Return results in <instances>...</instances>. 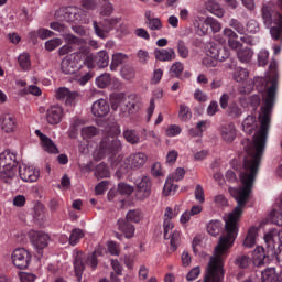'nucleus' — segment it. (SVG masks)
<instances>
[{"label": "nucleus", "mask_w": 282, "mask_h": 282, "mask_svg": "<svg viewBox=\"0 0 282 282\" xmlns=\"http://www.w3.org/2000/svg\"><path fill=\"white\" fill-rule=\"evenodd\" d=\"M257 243V228L252 227L249 229L247 237L245 238V248H254Z\"/></svg>", "instance_id": "f704fd0d"}, {"label": "nucleus", "mask_w": 282, "mask_h": 282, "mask_svg": "<svg viewBox=\"0 0 282 282\" xmlns=\"http://www.w3.org/2000/svg\"><path fill=\"white\" fill-rule=\"evenodd\" d=\"M127 160L130 163L131 169H142V165L147 164L148 156L147 154L139 152L130 154Z\"/></svg>", "instance_id": "393cba45"}, {"label": "nucleus", "mask_w": 282, "mask_h": 282, "mask_svg": "<svg viewBox=\"0 0 282 282\" xmlns=\"http://www.w3.org/2000/svg\"><path fill=\"white\" fill-rule=\"evenodd\" d=\"M171 72L172 74H174L173 76H175V78H180V75L182 74V72H184V64H182L181 62H175L171 66Z\"/></svg>", "instance_id": "bf43d9fd"}, {"label": "nucleus", "mask_w": 282, "mask_h": 282, "mask_svg": "<svg viewBox=\"0 0 282 282\" xmlns=\"http://www.w3.org/2000/svg\"><path fill=\"white\" fill-rule=\"evenodd\" d=\"M141 217H142V212H140L139 209L129 210L126 215V219L128 221H133L134 224H140Z\"/></svg>", "instance_id": "8fccbe9b"}, {"label": "nucleus", "mask_w": 282, "mask_h": 282, "mask_svg": "<svg viewBox=\"0 0 282 282\" xmlns=\"http://www.w3.org/2000/svg\"><path fill=\"white\" fill-rule=\"evenodd\" d=\"M227 69H231L234 72V80H236V83H243V80H248V77L250 76L248 69L238 67L237 62L235 61L227 64Z\"/></svg>", "instance_id": "dca6fc26"}, {"label": "nucleus", "mask_w": 282, "mask_h": 282, "mask_svg": "<svg viewBox=\"0 0 282 282\" xmlns=\"http://www.w3.org/2000/svg\"><path fill=\"white\" fill-rule=\"evenodd\" d=\"M61 120H63V107H50L46 111V122H48V124H61Z\"/></svg>", "instance_id": "f3484780"}, {"label": "nucleus", "mask_w": 282, "mask_h": 282, "mask_svg": "<svg viewBox=\"0 0 282 282\" xmlns=\"http://www.w3.org/2000/svg\"><path fill=\"white\" fill-rule=\"evenodd\" d=\"M208 56L221 63L230 58V51L221 44H214L209 47Z\"/></svg>", "instance_id": "ddd939ff"}, {"label": "nucleus", "mask_w": 282, "mask_h": 282, "mask_svg": "<svg viewBox=\"0 0 282 282\" xmlns=\"http://www.w3.org/2000/svg\"><path fill=\"white\" fill-rule=\"evenodd\" d=\"M253 261L257 263V265H264V263H268L270 261V257L265 254V249L263 247H257L253 252Z\"/></svg>", "instance_id": "c85d7f7f"}, {"label": "nucleus", "mask_w": 282, "mask_h": 282, "mask_svg": "<svg viewBox=\"0 0 282 282\" xmlns=\"http://www.w3.org/2000/svg\"><path fill=\"white\" fill-rule=\"evenodd\" d=\"M18 63L24 72H28L30 67H32V63L30 62V54L23 53L18 57Z\"/></svg>", "instance_id": "37998d69"}, {"label": "nucleus", "mask_w": 282, "mask_h": 282, "mask_svg": "<svg viewBox=\"0 0 282 282\" xmlns=\"http://www.w3.org/2000/svg\"><path fill=\"white\" fill-rule=\"evenodd\" d=\"M85 17V10L78 7H63L55 11L56 21H65L66 23H80Z\"/></svg>", "instance_id": "423d86ee"}, {"label": "nucleus", "mask_w": 282, "mask_h": 282, "mask_svg": "<svg viewBox=\"0 0 282 282\" xmlns=\"http://www.w3.org/2000/svg\"><path fill=\"white\" fill-rule=\"evenodd\" d=\"M121 76H123L126 80H131L135 78V69L131 65H126L121 69Z\"/></svg>", "instance_id": "3c124183"}, {"label": "nucleus", "mask_w": 282, "mask_h": 282, "mask_svg": "<svg viewBox=\"0 0 282 282\" xmlns=\"http://www.w3.org/2000/svg\"><path fill=\"white\" fill-rule=\"evenodd\" d=\"M0 126L4 133H14L17 131V119L10 115H2L0 117Z\"/></svg>", "instance_id": "412c9836"}, {"label": "nucleus", "mask_w": 282, "mask_h": 282, "mask_svg": "<svg viewBox=\"0 0 282 282\" xmlns=\"http://www.w3.org/2000/svg\"><path fill=\"white\" fill-rule=\"evenodd\" d=\"M80 67H83V63L76 61L74 54L64 57L61 63V69L66 75L76 74Z\"/></svg>", "instance_id": "f8f14e48"}, {"label": "nucleus", "mask_w": 282, "mask_h": 282, "mask_svg": "<svg viewBox=\"0 0 282 282\" xmlns=\"http://www.w3.org/2000/svg\"><path fill=\"white\" fill-rule=\"evenodd\" d=\"M192 116L193 115L191 113V108H188V106H186V105H181L180 106L178 118L183 122H186L187 120H191Z\"/></svg>", "instance_id": "09e8293b"}, {"label": "nucleus", "mask_w": 282, "mask_h": 282, "mask_svg": "<svg viewBox=\"0 0 282 282\" xmlns=\"http://www.w3.org/2000/svg\"><path fill=\"white\" fill-rule=\"evenodd\" d=\"M73 56L75 57V61H77L78 63H83V65H86L88 69H94V63H96V55L91 54L89 47H79L77 52L73 53Z\"/></svg>", "instance_id": "9d476101"}, {"label": "nucleus", "mask_w": 282, "mask_h": 282, "mask_svg": "<svg viewBox=\"0 0 282 282\" xmlns=\"http://www.w3.org/2000/svg\"><path fill=\"white\" fill-rule=\"evenodd\" d=\"M260 12L263 25L270 30L273 41H282V14L274 9V3H263Z\"/></svg>", "instance_id": "7ed1b4c3"}, {"label": "nucleus", "mask_w": 282, "mask_h": 282, "mask_svg": "<svg viewBox=\"0 0 282 282\" xmlns=\"http://www.w3.org/2000/svg\"><path fill=\"white\" fill-rule=\"evenodd\" d=\"M234 263L235 265H237V268H240L241 270H246V268H249L250 265V257L246 254L237 256Z\"/></svg>", "instance_id": "79ce46f5"}, {"label": "nucleus", "mask_w": 282, "mask_h": 282, "mask_svg": "<svg viewBox=\"0 0 282 282\" xmlns=\"http://www.w3.org/2000/svg\"><path fill=\"white\" fill-rule=\"evenodd\" d=\"M118 191L121 195H131V193H133V187L129 184L120 183L118 185Z\"/></svg>", "instance_id": "0e129e2a"}, {"label": "nucleus", "mask_w": 282, "mask_h": 282, "mask_svg": "<svg viewBox=\"0 0 282 282\" xmlns=\"http://www.w3.org/2000/svg\"><path fill=\"white\" fill-rule=\"evenodd\" d=\"M259 30H261V26L257 20L251 19L247 22V32H249V34H257Z\"/></svg>", "instance_id": "6e6d98bb"}, {"label": "nucleus", "mask_w": 282, "mask_h": 282, "mask_svg": "<svg viewBox=\"0 0 282 282\" xmlns=\"http://www.w3.org/2000/svg\"><path fill=\"white\" fill-rule=\"evenodd\" d=\"M36 36H39V39H42V41H45V39H50V37L54 36V32H52L47 29H40L36 32L30 33V39H32L33 43H34V41H36Z\"/></svg>", "instance_id": "c9c22d12"}, {"label": "nucleus", "mask_w": 282, "mask_h": 282, "mask_svg": "<svg viewBox=\"0 0 282 282\" xmlns=\"http://www.w3.org/2000/svg\"><path fill=\"white\" fill-rule=\"evenodd\" d=\"M165 217H167L163 223V234L164 239H170V246L171 250L175 252L177 250V247L180 246V231L177 229H174L173 217H175V214L173 213V208L166 207L165 209Z\"/></svg>", "instance_id": "39448f33"}, {"label": "nucleus", "mask_w": 282, "mask_h": 282, "mask_svg": "<svg viewBox=\"0 0 282 282\" xmlns=\"http://www.w3.org/2000/svg\"><path fill=\"white\" fill-rule=\"evenodd\" d=\"M63 41L61 39H53L45 42L47 52H54L56 47H61Z\"/></svg>", "instance_id": "4d7b16f0"}, {"label": "nucleus", "mask_w": 282, "mask_h": 282, "mask_svg": "<svg viewBox=\"0 0 282 282\" xmlns=\"http://www.w3.org/2000/svg\"><path fill=\"white\" fill-rule=\"evenodd\" d=\"M243 115V111L237 104H231L227 108V116L231 118V120H237L240 116Z\"/></svg>", "instance_id": "58836bf2"}, {"label": "nucleus", "mask_w": 282, "mask_h": 282, "mask_svg": "<svg viewBox=\"0 0 282 282\" xmlns=\"http://www.w3.org/2000/svg\"><path fill=\"white\" fill-rule=\"evenodd\" d=\"M206 25H209V28L213 30V32L217 33L221 30V23L219 21L215 20L213 17H207L205 19Z\"/></svg>", "instance_id": "864d4df0"}, {"label": "nucleus", "mask_w": 282, "mask_h": 282, "mask_svg": "<svg viewBox=\"0 0 282 282\" xmlns=\"http://www.w3.org/2000/svg\"><path fill=\"white\" fill-rule=\"evenodd\" d=\"M145 25L148 30H151L152 32H159L163 28L162 20H160L159 18H154L150 21H145Z\"/></svg>", "instance_id": "49530a36"}, {"label": "nucleus", "mask_w": 282, "mask_h": 282, "mask_svg": "<svg viewBox=\"0 0 282 282\" xmlns=\"http://www.w3.org/2000/svg\"><path fill=\"white\" fill-rule=\"evenodd\" d=\"M140 109V106H138L137 101H128L124 106V108L121 109L123 113H128V116H131L132 113H138Z\"/></svg>", "instance_id": "de8ad7c7"}, {"label": "nucleus", "mask_w": 282, "mask_h": 282, "mask_svg": "<svg viewBox=\"0 0 282 282\" xmlns=\"http://www.w3.org/2000/svg\"><path fill=\"white\" fill-rule=\"evenodd\" d=\"M48 242H50V235L43 231H33L31 234V243L37 250H43L44 248H47Z\"/></svg>", "instance_id": "2eb2a0df"}, {"label": "nucleus", "mask_w": 282, "mask_h": 282, "mask_svg": "<svg viewBox=\"0 0 282 282\" xmlns=\"http://www.w3.org/2000/svg\"><path fill=\"white\" fill-rule=\"evenodd\" d=\"M207 232L212 237H217V235H219V232H221V221H219V220H212L207 225Z\"/></svg>", "instance_id": "a19ab883"}, {"label": "nucleus", "mask_w": 282, "mask_h": 282, "mask_svg": "<svg viewBox=\"0 0 282 282\" xmlns=\"http://www.w3.org/2000/svg\"><path fill=\"white\" fill-rule=\"evenodd\" d=\"M204 6L207 12H210L214 17H218V19H223L226 14V10L216 0H207Z\"/></svg>", "instance_id": "4be33fe9"}, {"label": "nucleus", "mask_w": 282, "mask_h": 282, "mask_svg": "<svg viewBox=\"0 0 282 282\" xmlns=\"http://www.w3.org/2000/svg\"><path fill=\"white\" fill-rule=\"evenodd\" d=\"M221 138L225 142H234L237 138V128L235 123H225L219 128Z\"/></svg>", "instance_id": "aec40b11"}, {"label": "nucleus", "mask_w": 282, "mask_h": 282, "mask_svg": "<svg viewBox=\"0 0 282 282\" xmlns=\"http://www.w3.org/2000/svg\"><path fill=\"white\" fill-rule=\"evenodd\" d=\"M229 26L238 32V34H243L246 32V26H243V23L237 19H231L229 21Z\"/></svg>", "instance_id": "5fc2aeb1"}, {"label": "nucleus", "mask_w": 282, "mask_h": 282, "mask_svg": "<svg viewBox=\"0 0 282 282\" xmlns=\"http://www.w3.org/2000/svg\"><path fill=\"white\" fill-rule=\"evenodd\" d=\"M111 14H113V4L106 2L100 11V17H111Z\"/></svg>", "instance_id": "680f3d73"}, {"label": "nucleus", "mask_w": 282, "mask_h": 282, "mask_svg": "<svg viewBox=\"0 0 282 282\" xmlns=\"http://www.w3.org/2000/svg\"><path fill=\"white\" fill-rule=\"evenodd\" d=\"M124 61H127V55L122 54V53H116L112 55V61L110 64V69L111 72H116V69H118V67H120V65H122V63H124Z\"/></svg>", "instance_id": "e433bc0d"}, {"label": "nucleus", "mask_w": 282, "mask_h": 282, "mask_svg": "<svg viewBox=\"0 0 282 282\" xmlns=\"http://www.w3.org/2000/svg\"><path fill=\"white\" fill-rule=\"evenodd\" d=\"M111 84V76L109 74H102L96 78V85L99 89H105V87H109Z\"/></svg>", "instance_id": "a18cd8bd"}, {"label": "nucleus", "mask_w": 282, "mask_h": 282, "mask_svg": "<svg viewBox=\"0 0 282 282\" xmlns=\"http://www.w3.org/2000/svg\"><path fill=\"white\" fill-rule=\"evenodd\" d=\"M85 237V231L83 229L75 228L72 230L70 237H69V243L70 246H76L80 239Z\"/></svg>", "instance_id": "c03bdc74"}, {"label": "nucleus", "mask_w": 282, "mask_h": 282, "mask_svg": "<svg viewBox=\"0 0 282 282\" xmlns=\"http://www.w3.org/2000/svg\"><path fill=\"white\" fill-rule=\"evenodd\" d=\"M154 56L156 61H160L161 63L175 61L176 58L175 50L173 48H162V50L156 48L154 51Z\"/></svg>", "instance_id": "5701e85b"}, {"label": "nucleus", "mask_w": 282, "mask_h": 282, "mask_svg": "<svg viewBox=\"0 0 282 282\" xmlns=\"http://www.w3.org/2000/svg\"><path fill=\"white\" fill-rule=\"evenodd\" d=\"M137 186V198L140 202H144V199H149L151 197V188L153 183L151 182V177L142 176L135 181Z\"/></svg>", "instance_id": "6e6552de"}, {"label": "nucleus", "mask_w": 282, "mask_h": 282, "mask_svg": "<svg viewBox=\"0 0 282 282\" xmlns=\"http://www.w3.org/2000/svg\"><path fill=\"white\" fill-rule=\"evenodd\" d=\"M123 138L129 144H140V133L133 129L124 130Z\"/></svg>", "instance_id": "473e14b6"}, {"label": "nucleus", "mask_w": 282, "mask_h": 282, "mask_svg": "<svg viewBox=\"0 0 282 282\" xmlns=\"http://www.w3.org/2000/svg\"><path fill=\"white\" fill-rule=\"evenodd\" d=\"M199 274H202V269L199 267H195L193 268L186 275V280L187 281H195V279H197V276H199Z\"/></svg>", "instance_id": "69168bd1"}, {"label": "nucleus", "mask_w": 282, "mask_h": 282, "mask_svg": "<svg viewBox=\"0 0 282 282\" xmlns=\"http://www.w3.org/2000/svg\"><path fill=\"white\" fill-rule=\"evenodd\" d=\"M80 135L83 140L89 142L90 140H94V138H98V135H100V129L95 126H86L82 128Z\"/></svg>", "instance_id": "cd10ccee"}, {"label": "nucleus", "mask_w": 282, "mask_h": 282, "mask_svg": "<svg viewBox=\"0 0 282 282\" xmlns=\"http://www.w3.org/2000/svg\"><path fill=\"white\" fill-rule=\"evenodd\" d=\"M257 129V117L249 115L242 122V130L248 135H252Z\"/></svg>", "instance_id": "c756f323"}, {"label": "nucleus", "mask_w": 282, "mask_h": 282, "mask_svg": "<svg viewBox=\"0 0 282 282\" xmlns=\"http://www.w3.org/2000/svg\"><path fill=\"white\" fill-rule=\"evenodd\" d=\"M75 274L77 279L80 281L83 276V272H85V253L83 251H78L75 256L74 260Z\"/></svg>", "instance_id": "a878e982"}, {"label": "nucleus", "mask_w": 282, "mask_h": 282, "mask_svg": "<svg viewBox=\"0 0 282 282\" xmlns=\"http://www.w3.org/2000/svg\"><path fill=\"white\" fill-rule=\"evenodd\" d=\"M262 276L260 281L263 282H281V271L276 270V268H268L261 272Z\"/></svg>", "instance_id": "b1692460"}, {"label": "nucleus", "mask_w": 282, "mask_h": 282, "mask_svg": "<svg viewBox=\"0 0 282 282\" xmlns=\"http://www.w3.org/2000/svg\"><path fill=\"white\" fill-rule=\"evenodd\" d=\"M98 254H100V252L98 251H94L88 258V265H90V268L93 270H96V268H98Z\"/></svg>", "instance_id": "e2e57ef3"}, {"label": "nucleus", "mask_w": 282, "mask_h": 282, "mask_svg": "<svg viewBox=\"0 0 282 282\" xmlns=\"http://www.w3.org/2000/svg\"><path fill=\"white\" fill-rule=\"evenodd\" d=\"M237 206L232 212L225 214V231L219 238L218 245L215 247V256H212L206 268V273L203 282H221L224 281V260L223 254H226V250H230L239 234V221H241V215H243V208L248 204V200H236Z\"/></svg>", "instance_id": "f257e3e1"}, {"label": "nucleus", "mask_w": 282, "mask_h": 282, "mask_svg": "<svg viewBox=\"0 0 282 282\" xmlns=\"http://www.w3.org/2000/svg\"><path fill=\"white\" fill-rule=\"evenodd\" d=\"M95 176L99 180H104L105 177H110L111 172H109V167L105 163H99L96 166Z\"/></svg>", "instance_id": "4c0bfd02"}, {"label": "nucleus", "mask_w": 282, "mask_h": 282, "mask_svg": "<svg viewBox=\"0 0 282 282\" xmlns=\"http://www.w3.org/2000/svg\"><path fill=\"white\" fill-rule=\"evenodd\" d=\"M118 23H120V19L110 18V19H105L101 22V25L104 29H101L98 25V22H96V21L93 22V28H94L95 34H97V36H99L100 39H107V33L111 32V30H113V28H116V25H118Z\"/></svg>", "instance_id": "1a4fd4ad"}, {"label": "nucleus", "mask_w": 282, "mask_h": 282, "mask_svg": "<svg viewBox=\"0 0 282 282\" xmlns=\"http://www.w3.org/2000/svg\"><path fill=\"white\" fill-rule=\"evenodd\" d=\"M270 53L268 51H260L258 54V65L259 67H265L268 65V58Z\"/></svg>", "instance_id": "13d9d810"}, {"label": "nucleus", "mask_w": 282, "mask_h": 282, "mask_svg": "<svg viewBox=\"0 0 282 282\" xmlns=\"http://www.w3.org/2000/svg\"><path fill=\"white\" fill-rule=\"evenodd\" d=\"M194 194H195V199L199 202V204H204L205 202L204 187H202V185H196Z\"/></svg>", "instance_id": "774afa93"}, {"label": "nucleus", "mask_w": 282, "mask_h": 282, "mask_svg": "<svg viewBox=\"0 0 282 282\" xmlns=\"http://www.w3.org/2000/svg\"><path fill=\"white\" fill-rule=\"evenodd\" d=\"M117 228L120 232H123L126 239H132L135 235V226L131 224L127 218H121L117 221Z\"/></svg>", "instance_id": "6ab92c4d"}, {"label": "nucleus", "mask_w": 282, "mask_h": 282, "mask_svg": "<svg viewBox=\"0 0 282 282\" xmlns=\"http://www.w3.org/2000/svg\"><path fill=\"white\" fill-rule=\"evenodd\" d=\"M109 111V104L105 99H99L91 106V113L95 116V118H105Z\"/></svg>", "instance_id": "a211bd4d"}, {"label": "nucleus", "mask_w": 282, "mask_h": 282, "mask_svg": "<svg viewBox=\"0 0 282 282\" xmlns=\"http://www.w3.org/2000/svg\"><path fill=\"white\" fill-rule=\"evenodd\" d=\"M11 260L18 270H28L32 263V254L25 248H18L13 250Z\"/></svg>", "instance_id": "0eeeda50"}, {"label": "nucleus", "mask_w": 282, "mask_h": 282, "mask_svg": "<svg viewBox=\"0 0 282 282\" xmlns=\"http://www.w3.org/2000/svg\"><path fill=\"white\" fill-rule=\"evenodd\" d=\"M95 63L99 69H104V67H107L109 65V54L107 51H99L95 55Z\"/></svg>", "instance_id": "2f4dec72"}, {"label": "nucleus", "mask_w": 282, "mask_h": 282, "mask_svg": "<svg viewBox=\"0 0 282 282\" xmlns=\"http://www.w3.org/2000/svg\"><path fill=\"white\" fill-rule=\"evenodd\" d=\"M120 135V128L116 126L111 131L101 138L98 149L94 152V160L100 162L107 155H118L122 151V141L118 139Z\"/></svg>", "instance_id": "f03ea898"}, {"label": "nucleus", "mask_w": 282, "mask_h": 282, "mask_svg": "<svg viewBox=\"0 0 282 282\" xmlns=\"http://www.w3.org/2000/svg\"><path fill=\"white\" fill-rule=\"evenodd\" d=\"M55 98L61 102H65L67 106H72L74 105L75 100H77V98H80V93L72 91L67 87H59L55 91Z\"/></svg>", "instance_id": "9b49d317"}, {"label": "nucleus", "mask_w": 282, "mask_h": 282, "mask_svg": "<svg viewBox=\"0 0 282 282\" xmlns=\"http://www.w3.org/2000/svg\"><path fill=\"white\" fill-rule=\"evenodd\" d=\"M42 147L46 153H58V148L54 144L52 139L47 138L44 142H42Z\"/></svg>", "instance_id": "603ef678"}, {"label": "nucleus", "mask_w": 282, "mask_h": 282, "mask_svg": "<svg viewBox=\"0 0 282 282\" xmlns=\"http://www.w3.org/2000/svg\"><path fill=\"white\" fill-rule=\"evenodd\" d=\"M20 281L21 282H35L36 281V274L29 273V272H21L20 273Z\"/></svg>", "instance_id": "338daca9"}, {"label": "nucleus", "mask_w": 282, "mask_h": 282, "mask_svg": "<svg viewBox=\"0 0 282 282\" xmlns=\"http://www.w3.org/2000/svg\"><path fill=\"white\" fill-rule=\"evenodd\" d=\"M62 36L68 45H85V43H87L85 39L78 37L72 33H63Z\"/></svg>", "instance_id": "72a5a7b5"}, {"label": "nucleus", "mask_w": 282, "mask_h": 282, "mask_svg": "<svg viewBox=\"0 0 282 282\" xmlns=\"http://www.w3.org/2000/svg\"><path fill=\"white\" fill-rule=\"evenodd\" d=\"M264 241L268 246L275 248L276 243H282V230L273 229L265 234Z\"/></svg>", "instance_id": "bb28decb"}, {"label": "nucleus", "mask_w": 282, "mask_h": 282, "mask_svg": "<svg viewBox=\"0 0 282 282\" xmlns=\"http://www.w3.org/2000/svg\"><path fill=\"white\" fill-rule=\"evenodd\" d=\"M185 175L186 171L183 167H177L175 173L170 176V180L173 182H180L181 180H184Z\"/></svg>", "instance_id": "052dcab7"}, {"label": "nucleus", "mask_w": 282, "mask_h": 282, "mask_svg": "<svg viewBox=\"0 0 282 282\" xmlns=\"http://www.w3.org/2000/svg\"><path fill=\"white\" fill-rule=\"evenodd\" d=\"M17 154L6 150L0 153V180L4 184H12L17 180Z\"/></svg>", "instance_id": "20e7f679"}, {"label": "nucleus", "mask_w": 282, "mask_h": 282, "mask_svg": "<svg viewBox=\"0 0 282 282\" xmlns=\"http://www.w3.org/2000/svg\"><path fill=\"white\" fill-rule=\"evenodd\" d=\"M19 175L22 182H36L41 174L33 166L21 164L19 166Z\"/></svg>", "instance_id": "4468645a"}, {"label": "nucleus", "mask_w": 282, "mask_h": 282, "mask_svg": "<svg viewBox=\"0 0 282 282\" xmlns=\"http://www.w3.org/2000/svg\"><path fill=\"white\" fill-rule=\"evenodd\" d=\"M176 50L181 58H188V56H191V51L188 50V45H186L184 40H178Z\"/></svg>", "instance_id": "ea45409f"}, {"label": "nucleus", "mask_w": 282, "mask_h": 282, "mask_svg": "<svg viewBox=\"0 0 282 282\" xmlns=\"http://www.w3.org/2000/svg\"><path fill=\"white\" fill-rule=\"evenodd\" d=\"M252 56H254V51L250 47H240L237 51V58L240 63H250L252 61Z\"/></svg>", "instance_id": "7c9ffc66"}]
</instances>
